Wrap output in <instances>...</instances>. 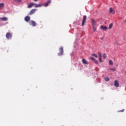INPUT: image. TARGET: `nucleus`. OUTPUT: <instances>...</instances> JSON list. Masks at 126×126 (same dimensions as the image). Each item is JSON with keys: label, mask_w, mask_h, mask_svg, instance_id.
Masks as SVG:
<instances>
[{"label": "nucleus", "mask_w": 126, "mask_h": 126, "mask_svg": "<svg viewBox=\"0 0 126 126\" xmlns=\"http://www.w3.org/2000/svg\"><path fill=\"white\" fill-rule=\"evenodd\" d=\"M34 1H37L38 0H33Z\"/></svg>", "instance_id": "obj_30"}, {"label": "nucleus", "mask_w": 126, "mask_h": 126, "mask_svg": "<svg viewBox=\"0 0 126 126\" xmlns=\"http://www.w3.org/2000/svg\"><path fill=\"white\" fill-rule=\"evenodd\" d=\"M11 37H12V35L10 32H7L6 34V38L7 39H11Z\"/></svg>", "instance_id": "obj_2"}, {"label": "nucleus", "mask_w": 126, "mask_h": 126, "mask_svg": "<svg viewBox=\"0 0 126 126\" xmlns=\"http://www.w3.org/2000/svg\"><path fill=\"white\" fill-rule=\"evenodd\" d=\"M124 22L126 23V20H124Z\"/></svg>", "instance_id": "obj_31"}, {"label": "nucleus", "mask_w": 126, "mask_h": 126, "mask_svg": "<svg viewBox=\"0 0 126 126\" xmlns=\"http://www.w3.org/2000/svg\"><path fill=\"white\" fill-rule=\"evenodd\" d=\"M109 63L110 65H113V61H112V60H109Z\"/></svg>", "instance_id": "obj_20"}, {"label": "nucleus", "mask_w": 126, "mask_h": 126, "mask_svg": "<svg viewBox=\"0 0 126 126\" xmlns=\"http://www.w3.org/2000/svg\"><path fill=\"white\" fill-rule=\"evenodd\" d=\"M36 10H37V9H32L30 12V15L33 14V13H35V12L36 11Z\"/></svg>", "instance_id": "obj_6"}, {"label": "nucleus", "mask_w": 126, "mask_h": 126, "mask_svg": "<svg viewBox=\"0 0 126 126\" xmlns=\"http://www.w3.org/2000/svg\"><path fill=\"white\" fill-rule=\"evenodd\" d=\"M112 27H113V23H111L109 25V29H111Z\"/></svg>", "instance_id": "obj_19"}, {"label": "nucleus", "mask_w": 126, "mask_h": 126, "mask_svg": "<svg viewBox=\"0 0 126 126\" xmlns=\"http://www.w3.org/2000/svg\"><path fill=\"white\" fill-rule=\"evenodd\" d=\"M4 8V3H0V10L3 9Z\"/></svg>", "instance_id": "obj_7"}, {"label": "nucleus", "mask_w": 126, "mask_h": 126, "mask_svg": "<svg viewBox=\"0 0 126 126\" xmlns=\"http://www.w3.org/2000/svg\"><path fill=\"white\" fill-rule=\"evenodd\" d=\"M60 52L58 53V56H62L63 54V47H61L59 48Z\"/></svg>", "instance_id": "obj_1"}, {"label": "nucleus", "mask_w": 126, "mask_h": 126, "mask_svg": "<svg viewBox=\"0 0 126 126\" xmlns=\"http://www.w3.org/2000/svg\"><path fill=\"white\" fill-rule=\"evenodd\" d=\"M92 23L93 26H95V25H96V22L93 19H92Z\"/></svg>", "instance_id": "obj_15"}, {"label": "nucleus", "mask_w": 126, "mask_h": 126, "mask_svg": "<svg viewBox=\"0 0 126 126\" xmlns=\"http://www.w3.org/2000/svg\"><path fill=\"white\" fill-rule=\"evenodd\" d=\"M98 56H99V58H98L99 61L100 62V63H102V54L99 53Z\"/></svg>", "instance_id": "obj_8"}, {"label": "nucleus", "mask_w": 126, "mask_h": 126, "mask_svg": "<svg viewBox=\"0 0 126 126\" xmlns=\"http://www.w3.org/2000/svg\"><path fill=\"white\" fill-rule=\"evenodd\" d=\"M104 80H105V81H110V79L108 77H105L104 78Z\"/></svg>", "instance_id": "obj_18"}, {"label": "nucleus", "mask_w": 126, "mask_h": 126, "mask_svg": "<svg viewBox=\"0 0 126 126\" xmlns=\"http://www.w3.org/2000/svg\"><path fill=\"white\" fill-rule=\"evenodd\" d=\"M92 56L93 57H94V58H98V56L96 55V54H93L92 55Z\"/></svg>", "instance_id": "obj_21"}, {"label": "nucleus", "mask_w": 126, "mask_h": 126, "mask_svg": "<svg viewBox=\"0 0 126 126\" xmlns=\"http://www.w3.org/2000/svg\"><path fill=\"white\" fill-rule=\"evenodd\" d=\"M14 2H21L22 0H13Z\"/></svg>", "instance_id": "obj_17"}, {"label": "nucleus", "mask_w": 126, "mask_h": 126, "mask_svg": "<svg viewBox=\"0 0 126 126\" xmlns=\"http://www.w3.org/2000/svg\"><path fill=\"white\" fill-rule=\"evenodd\" d=\"M93 31H94V32H95V31H96V28L95 27V26H93Z\"/></svg>", "instance_id": "obj_24"}, {"label": "nucleus", "mask_w": 126, "mask_h": 126, "mask_svg": "<svg viewBox=\"0 0 126 126\" xmlns=\"http://www.w3.org/2000/svg\"><path fill=\"white\" fill-rule=\"evenodd\" d=\"M33 5H34L33 3H30L28 5V8H31V7H32V6H33Z\"/></svg>", "instance_id": "obj_16"}, {"label": "nucleus", "mask_w": 126, "mask_h": 126, "mask_svg": "<svg viewBox=\"0 0 126 126\" xmlns=\"http://www.w3.org/2000/svg\"><path fill=\"white\" fill-rule=\"evenodd\" d=\"M100 28L102 30H107L108 29V27L104 26H101Z\"/></svg>", "instance_id": "obj_14"}, {"label": "nucleus", "mask_w": 126, "mask_h": 126, "mask_svg": "<svg viewBox=\"0 0 126 126\" xmlns=\"http://www.w3.org/2000/svg\"><path fill=\"white\" fill-rule=\"evenodd\" d=\"M90 60H91L92 61H94L95 59L94 58H93V57H91L90 58Z\"/></svg>", "instance_id": "obj_27"}, {"label": "nucleus", "mask_w": 126, "mask_h": 126, "mask_svg": "<svg viewBox=\"0 0 126 126\" xmlns=\"http://www.w3.org/2000/svg\"><path fill=\"white\" fill-rule=\"evenodd\" d=\"M87 17L86 15L83 16V20L82 23V26H83L85 24V22L86 21Z\"/></svg>", "instance_id": "obj_3"}, {"label": "nucleus", "mask_w": 126, "mask_h": 126, "mask_svg": "<svg viewBox=\"0 0 126 126\" xmlns=\"http://www.w3.org/2000/svg\"><path fill=\"white\" fill-rule=\"evenodd\" d=\"M119 86L120 84H119V81H118V80H115L114 81V86H115V87H119Z\"/></svg>", "instance_id": "obj_4"}, {"label": "nucleus", "mask_w": 126, "mask_h": 126, "mask_svg": "<svg viewBox=\"0 0 126 126\" xmlns=\"http://www.w3.org/2000/svg\"><path fill=\"white\" fill-rule=\"evenodd\" d=\"M51 0H48L47 3L48 4H50V3H51Z\"/></svg>", "instance_id": "obj_29"}, {"label": "nucleus", "mask_w": 126, "mask_h": 126, "mask_svg": "<svg viewBox=\"0 0 126 126\" xmlns=\"http://www.w3.org/2000/svg\"><path fill=\"white\" fill-rule=\"evenodd\" d=\"M31 22L32 26H33V27H35V26H36V22L34 21H31Z\"/></svg>", "instance_id": "obj_13"}, {"label": "nucleus", "mask_w": 126, "mask_h": 126, "mask_svg": "<svg viewBox=\"0 0 126 126\" xmlns=\"http://www.w3.org/2000/svg\"><path fill=\"white\" fill-rule=\"evenodd\" d=\"M33 6H34V7H41V6H42V5L33 3Z\"/></svg>", "instance_id": "obj_11"}, {"label": "nucleus", "mask_w": 126, "mask_h": 126, "mask_svg": "<svg viewBox=\"0 0 126 126\" xmlns=\"http://www.w3.org/2000/svg\"><path fill=\"white\" fill-rule=\"evenodd\" d=\"M25 21H26V22H29V21H30V17L26 16L25 17Z\"/></svg>", "instance_id": "obj_5"}, {"label": "nucleus", "mask_w": 126, "mask_h": 126, "mask_svg": "<svg viewBox=\"0 0 126 126\" xmlns=\"http://www.w3.org/2000/svg\"><path fill=\"white\" fill-rule=\"evenodd\" d=\"M48 5H49V4L47 3H46L44 4V6L47 7L48 6Z\"/></svg>", "instance_id": "obj_26"}, {"label": "nucleus", "mask_w": 126, "mask_h": 126, "mask_svg": "<svg viewBox=\"0 0 126 126\" xmlns=\"http://www.w3.org/2000/svg\"><path fill=\"white\" fill-rule=\"evenodd\" d=\"M96 64H98V61L96 59L94 61Z\"/></svg>", "instance_id": "obj_28"}, {"label": "nucleus", "mask_w": 126, "mask_h": 126, "mask_svg": "<svg viewBox=\"0 0 126 126\" xmlns=\"http://www.w3.org/2000/svg\"><path fill=\"white\" fill-rule=\"evenodd\" d=\"M109 11L110 13H112L113 14H115V10L113 9V8H109Z\"/></svg>", "instance_id": "obj_10"}, {"label": "nucleus", "mask_w": 126, "mask_h": 126, "mask_svg": "<svg viewBox=\"0 0 126 126\" xmlns=\"http://www.w3.org/2000/svg\"><path fill=\"white\" fill-rule=\"evenodd\" d=\"M110 70H112V71H116V68H110L109 69Z\"/></svg>", "instance_id": "obj_23"}, {"label": "nucleus", "mask_w": 126, "mask_h": 126, "mask_svg": "<svg viewBox=\"0 0 126 126\" xmlns=\"http://www.w3.org/2000/svg\"><path fill=\"white\" fill-rule=\"evenodd\" d=\"M1 21H7L8 19L6 17H2L0 18Z\"/></svg>", "instance_id": "obj_12"}, {"label": "nucleus", "mask_w": 126, "mask_h": 126, "mask_svg": "<svg viewBox=\"0 0 126 126\" xmlns=\"http://www.w3.org/2000/svg\"><path fill=\"white\" fill-rule=\"evenodd\" d=\"M125 111V109H122L121 110H119L118 111V113H123V112H124Z\"/></svg>", "instance_id": "obj_25"}, {"label": "nucleus", "mask_w": 126, "mask_h": 126, "mask_svg": "<svg viewBox=\"0 0 126 126\" xmlns=\"http://www.w3.org/2000/svg\"><path fill=\"white\" fill-rule=\"evenodd\" d=\"M82 62L84 64H88V62L85 59H82Z\"/></svg>", "instance_id": "obj_9"}, {"label": "nucleus", "mask_w": 126, "mask_h": 126, "mask_svg": "<svg viewBox=\"0 0 126 126\" xmlns=\"http://www.w3.org/2000/svg\"><path fill=\"white\" fill-rule=\"evenodd\" d=\"M102 57H103V58L104 59V60H105L106 59V58H107V55H106V54H103Z\"/></svg>", "instance_id": "obj_22"}]
</instances>
